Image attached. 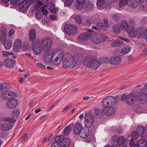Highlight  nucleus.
<instances>
[{"instance_id":"412c9836","label":"nucleus","mask_w":147,"mask_h":147,"mask_svg":"<svg viewBox=\"0 0 147 147\" xmlns=\"http://www.w3.org/2000/svg\"><path fill=\"white\" fill-rule=\"evenodd\" d=\"M94 5L90 1L85 2L84 5V8L87 11H91L94 7Z\"/></svg>"},{"instance_id":"f704fd0d","label":"nucleus","mask_w":147,"mask_h":147,"mask_svg":"<svg viewBox=\"0 0 147 147\" xmlns=\"http://www.w3.org/2000/svg\"><path fill=\"white\" fill-rule=\"evenodd\" d=\"M120 27V26L118 24L113 25V32L116 34H118L121 31Z\"/></svg>"},{"instance_id":"6ab92c4d","label":"nucleus","mask_w":147,"mask_h":147,"mask_svg":"<svg viewBox=\"0 0 147 147\" xmlns=\"http://www.w3.org/2000/svg\"><path fill=\"white\" fill-rule=\"evenodd\" d=\"M16 63V61L13 59H8L4 61V65L7 68H12Z\"/></svg>"},{"instance_id":"423d86ee","label":"nucleus","mask_w":147,"mask_h":147,"mask_svg":"<svg viewBox=\"0 0 147 147\" xmlns=\"http://www.w3.org/2000/svg\"><path fill=\"white\" fill-rule=\"evenodd\" d=\"M36 0H22L19 2L20 9L22 12H25L27 10L30 6L32 4H34Z\"/></svg>"},{"instance_id":"72a5a7b5","label":"nucleus","mask_w":147,"mask_h":147,"mask_svg":"<svg viewBox=\"0 0 147 147\" xmlns=\"http://www.w3.org/2000/svg\"><path fill=\"white\" fill-rule=\"evenodd\" d=\"M131 50V48L129 47H124L120 51L123 54H125L128 53Z\"/></svg>"},{"instance_id":"7ed1b4c3","label":"nucleus","mask_w":147,"mask_h":147,"mask_svg":"<svg viewBox=\"0 0 147 147\" xmlns=\"http://www.w3.org/2000/svg\"><path fill=\"white\" fill-rule=\"evenodd\" d=\"M135 24V22L133 20H130L129 24L126 20H123L121 21L120 26L123 29L125 30L129 35L134 30Z\"/></svg>"},{"instance_id":"4d7b16f0","label":"nucleus","mask_w":147,"mask_h":147,"mask_svg":"<svg viewBox=\"0 0 147 147\" xmlns=\"http://www.w3.org/2000/svg\"><path fill=\"white\" fill-rule=\"evenodd\" d=\"M51 147H60V146L59 144L54 142L51 145Z\"/></svg>"},{"instance_id":"a878e982","label":"nucleus","mask_w":147,"mask_h":147,"mask_svg":"<svg viewBox=\"0 0 147 147\" xmlns=\"http://www.w3.org/2000/svg\"><path fill=\"white\" fill-rule=\"evenodd\" d=\"M123 45V42L120 40H117L113 41L111 44L112 47H120Z\"/></svg>"},{"instance_id":"e2e57ef3","label":"nucleus","mask_w":147,"mask_h":147,"mask_svg":"<svg viewBox=\"0 0 147 147\" xmlns=\"http://www.w3.org/2000/svg\"><path fill=\"white\" fill-rule=\"evenodd\" d=\"M42 5V2L40 1H37V3L36 5H35V6L37 8H38L39 7H40L41 5Z\"/></svg>"},{"instance_id":"f3484780","label":"nucleus","mask_w":147,"mask_h":147,"mask_svg":"<svg viewBox=\"0 0 147 147\" xmlns=\"http://www.w3.org/2000/svg\"><path fill=\"white\" fill-rule=\"evenodd\" d=\"M83 126L82 124L79 123H77L74 127V133L76 135L79 134L83 129Z\"/></svg>"},{"instance_id":"58836bf2","label":"nucleus","mask_w":147,"mask_h":147,"mask_svg":"<svg viewBox=\"0 0 147 147\" xmlns=\"http://www.w3.org/2000/svg\"><path fill=\"white\" fill-rule=\"evenodd\" d=\"M63 136L61 135L57 136L55 139L54 142H57V143L60 144L61 142H62V140L63 139Z\"/></svg>"},{"instance_id":"2eb2a0df","label":"nucleus","mask_w":147,"mask_h":147,"mask_svg":"<svg viewBox=\"0 0 147 147\" xmlns=\"http://www.w3.org/2000/svg\"><path fill=\"white\" fill-rule=\"evenodd\" d=\"M18 104L17 100L13 98L9 99L7 102L6 106L9 109L14 108L16 107Z\"/></svg>"},{"instance_id":"4c0bfd02","label":"nucleus","mask_w":147,"mask_h":147,"mask_svg":"<svg viewBox=\"0 0 147 147\" xmlns=\"http://www.w3.org/2000/svg\"><path fill=\"white\" fill-rule=\"evenodd\" d=\"M96 26L98 27V29H100L103 30H105L106 29V27L102 23L98 22L96 23Z\"/></svg>"},{"instance_id":"680f3d73","label":"nucleus","mask_w":147,"mask_h":147,"mask_svg":"<svg viewBox=\"0 0 147 147\" xmlns=\"http://www.w3.org/2000/svg\"><path fill=\"white\" fill-rule=\"evenodd\" d=\"M7 135L6 132L3 131L0 132V137L1 138L5 137L7 136Z\"/></svg>"},{"instance_id":"13d9d810","label":"nucleus","mask_w":147,"mask_h":147,"mask_svg":"<svg viewBox=\"0 0 147 147\" xmlns=\"http://www.w3.org/2000/svg\"><path fill=\"white\" fill-rule=\"evenodd\" d=\"M104 22L105 24V26L106 27V28H109V25L108 24V20H107V19H105L104 20Z\"/></svg>"},{"instance_id":"de8ad7c7","label":"nucleus","mask_w":147,"mask_h":147,"mask_svg":"<svg viewBox=\"0 0 147 147\" xmlns=\"http://www.w3.org/2000/svg\"><path fill=\"white\" fill-rule=\"evenodd\" d=\"M20 113L18 111H14L12 113V116L13 118H14L18 117L19 116Z\"/></svg>"},{"instance_id":"864d4df0","label":"nucleus","mask_w":147,"mask_h":147,"mask_svg":"<svg viewBox=\"0 0 147 147\" xmlns=\"http://www.w3.org/2000/svg\"><path fill=\"white\" fill-rule=\"evenodd\" d=\"M7 36L5 34H3L0 37V40L1 42H5Z\"/></svg>"},{"instance_id":"a211bd4d","label":"nucleus","mask_w":147,"mask_h":147,"mask_svg":"<svg viewBox=\"0 0 147 147\" xmlns=\"http://www.w3.org/2000/svg\"><path fill=\"white\" fill-rule=\"evenodd\" d=\"M105 114L107 116H112L115 113L114 109L112 107H105L103 108Z\"/></svg>"},{"instance_id":"774afa93","label":"nucleus","mask_w":147,"mask_h":147,"mask_svg":"<svg viewBox=\"0 0 147 147\" xmlns=\"http://www.w3.org/2000/svg\"><path fill=\"white\" fill-rule=\"evenodd\" d=\"M86 0H77V2L81 5H82Z\"/></svg>"},{"instance_id":"6e6d98bb","label":"nucleus","mask_w":147,"mask_h":147,"mask_svg":"<svg viewBox=\"0 0 147 147\" xmlns=\"http://www.w3.org/2000/svg\"><path fill=\"white\" fill-rule=\"evenodd\" d=\"M16 93L11 91L7 93V95L9 96H11L12 97H14L16 95Z\"/></svg>"},{"instance_id":"f03ea898","label":"nucleus","mask_w":147,"mask_h":147,"mask_svg":"<svg viewBox=\"0 0 147 147\" xmlns=\"http://www.w3.org/2000/svg\"><path fill=\"white\" fill-rule=\"evenodd\" d=\"M83 63L89 67L94 69H96L100 65V63L98 60H96L92 56L86 57L83 61Z\"/></svg>"},{"instance_id":"09e8293b","label":"nucleus","mask_w":147,"mask_h":147,"mask_svg":"<svg viewBox=\"0 0 147 147\" xmlns=\"http://www.w3.org/2000/svg\"><path fill=\"white\" fill-rule=\"evenodd\" d=\"M119 13L114 14L112 17V19L114 21H115L117 22L118 20L119 19Z\"/></svg>"},{"instance_id":"37998d69","label":"nucleus","mask_w":147,"mask_h":147,"mask_svg":"<svg viewBox=\"0 0 147 147\" xmlns=\"http://www.w3.org/2000/svg\"><path fill=\"white\" fill-rule=\"evenodd\" d=\"M61 62V57H58L55 58L54 63L55 65H58Z\"/></svg>"},{"instance_id":"f257e3e1","label":"nucleus","mask_w":147,"mask_h":147,"mask_svg":"<svg viewBox=\"0 0 147 147\" xmlns=\"http://www.w3.org/2000/svg\"><path fill=\"white\" fill-rule=\"evenodd\" d=\"M76 55L73 56L69 53H65L62 57L63 66L73 67L76 65L78 59Z\"/></svg>"},{"instance_id":"39448f33","label":"nucleus","mask_w":147,"mask_h":147,"mask_svg":"<svg viewBox=\"0 0 147 147\" xmlns=\"http://www.w3.org/2000/svg\"><path fill=\"white\" fill-rule=\"evenodd\" d=\"M131 34H129L130 37H134L137 36L139 38H145L147 41V33L146 32V29L144 27L139 28L136 30H133Z\"/></svg>"},{"instance_id":"9d476101","label":"nucleus","mask_w":147,"mask_h":147,"mask_svg":"<svg viewBox=\"0 0 147 147\" xmlns=\"http://www.w3.org/2000/svg\"><path fill=\"white\" fill-rule=\"evenodd\" d=\"M112 143L115 144L118 146L119 145L121 146L123 145L126 141L125 138L123 136L118 137L117 135H114L112 137Z\"/></svg>"},{"instance_id":"052dcab7","label":"nucleus","mask_w":147,"mask_h":147,"mask_svg":"<svg viewBox=\"0 0 147 147\" xmlns=\"http://www.w3.org/2000/svg\"><path fill=\"white\" fill-rule=\"evenodd\" d=\"M49 17L52 20H55L57 19V18L56 16L54 15H50Z\"/></svg>"},{"instance_id":"3c124183","label":"nucleus","mask_w":147,"mask_h":147,"mask_svg":"<svg viewBox=\"0 0 147 147\" xmlns=\"http://www.w3.org/2000/svg\"><path fill=\"white\" fill-rule=\"evenodd\" d=\"M93 22V21L92 18L87 19L86 20V24L87 25L89 26Z\"/></svg>"},{"instance_id":"603ef678","label":"nucleus","mask_w":147,"mask_h":147,"mask_svg":"<svg viewBox=\"0 0 147 147\" xmlns=\"http://www.w3.org/2000/svg\"><path fill=\"white\" fill-rule=\"evenodd\" d=\"M131 135L132 138L134 139H136L138 136H139V134H138L136 131L133 132Z\"/></svg>"},{"instance_id":"8fccbe9b","label":"nucleus","mask_w":147,"mask_h":147,"mask_svg":"<svg viewBox=\"0 0 147 147\" xmlns=\"http://www.w3.org/2000/svg\"><path fill=\"white\" fill-rule=\"evenodd\" d=\"M3 84L5 85L4 87V89H5L4 90L5 91L8 92L9 90H10L11 87L10 86V85L9 84L5 83L4 84Z\"/></svg>"},{"instance_id":"473e14b6","label":"nucleus","mask_w":147,"mask_h":147,"mask_svg":"<svg viewBox=\"0 0 147 147\" xmlns=\"http://www.w3.org/2000/svg\"><path fill=\"white\" fill-rule=\"evenodd\" d=\"M4 46L5 48L7 49H9L11 47L12 42L10 40H8L5 42L4 43Z\"/></svg>"},{"instance_id":"ea45409f","label":"nucleus","mask_w":147,"mask_h":147,"mask_svg":"<svg viewBox=\"0 0 147 147\" xmlns=\"http://www.w3.org/2000/svg\"><path fill=\"white\" fill-rule=\"evenodd\" d=\"M105 2L104 0H98L96 4L98 9H101L100 8L102 7L105 3Z\"/></svg>"},{"instance_id":"20e7f679","label":"nucleus","mask_w":147,"mask_h":147,"mask_svg":"<svg viewBox=\"0 0 147 147\" xmlns=\"http://www.w3.org/2000/svg\"><path fill=\"white\" fill-rule=\"evenodd\" d=\"M45 51H46L44 54L43 59L44 61L47 63H50L53 60L54 58L56 56V55H58V52L60 51V50L57 51L50 49Z\"/></svg>"},{"instance_id":"c85d7f7f","label":"nucleus","mask_w":147,"mask_h":147,"mask_svg":"<svg viewBox=\"0 0 147 147\" xmlns=\"http://www.w3.org/2000/svg\"><path fill=\"white\" fill-rule=\"evenodd\" d=\"M104 114L103 109L102 110L100 109H97L95 112V116L98 118H102Z\"/></svg>"},{"instance_id":"c756f323","label":"nucleus","mask_w":147,"mask_h":147,"mask_svg":"<svg viewBox=\"0 0 147 147\" xmlns=\"http://www.w3.org/2000/svg\"><path fill=\"white\" fill-rule=\"evenodd\" d=\"M136 131L139 136H143L144 133V129L142 126L139 125L137 127Z\"/></svg>"},{"instance_id":"ddd939ff","label":"nucleus","mask_w":147,"mask_h":147,"mask_svg":"<svg viewBox=\"0 0 147 147\" xmlns=\"http://www.w3.org/2000/svg\"><path fill=\"white\" fill-rule=\"evenodd\" d=\"M115 103V98L111 96H107L102 101L103 106L105 107L113 106Z\"/></svg>"},{"instance_id":"4468645a","label":"nucleus","mask_w":147,"mask_h":147,"mask_svg":"<svg viewBox=\"0 0 147 147\" xmlns=\"http://www.w3.org/2000/svg\"><path fill=\"white\" fill-rule=\"evenodd\" d=\"M64 30L65 32L69 35L74 34L76 33L77 28L75 26L71 24H67L64 27Z\"/></svg>"},{"instance_id":"2f4dec72","label":"nucleus","mask_w":147,"mask_h":147,"mask_svg":"<svg viewBox=\"0 0 147 147\" xmlns=\"http://www.w3.org/2000/svg\"><path fill=\"white\" fill-rule=\"evenodd\" d=\"M139 147H146L147 146V142L144 139H141L138 142Z\"/></svg>"},{"instance_id":"5701e85b","label":"nucleus","mask_w":147,"mask_h":147,"mask_svg":"<svg viewBox=\"0 0 147 147\" xmlns=\"http://www.w3.org/2000/svg\"><path fill=\"white\" fill-rule=\"evenodd\" d=\"M121 58L119 57H114L111 58L110 60V63L112 64H118L121 61Z\"/></svg>"},{"instance_id":"49530a36","label":"nucleus","mask_w":147,"mask_h":147,"mask_svg":"<svg viewBox=\"0 0 147 147\" xmlns=\"http://www.w3.org/2000/svg\"><path fill=\"white\" fill-rule=\"evenodd\" d=\"M8 92H2L1 95V98L7 100L8 99L7 96Z\"/></svg>"},{"instance_id":"bf43d9fd","label":"nucleus","mask_w":147,"mask_h":147,"mask_svg":"<svg viewBox=\"0 0 147 147\" xmlns=\"http://www.w3.org/2000/svg\"><path fill=\"white\" fill-rule=\"evenodd\" d=\"M36 65L40 67L43 69H45L46 68V66L41 63H37Z\"/></svg>"},{"instance_id":"4be33fe9","label":"nucleus","mask_w":147,"mask_h":147,"mask_svg":"<svg viewBox=\"0 0 147 147\" xmlns=\"http://www.w3.org/2000/svg\"><path fill=\"white\" fill-rule=\"evenodd\" d=\"M46 7V6H45L44 7H42L41 9V11L36 14V17L38 19H40L44 15L47 14V11L45 8V7Z\"/></svg>"},{"instance_id":"dca6fc26","label":"nucleus","mask_w":147,"mask_h":147,"mask_svg":"<svg viewBox=\"0 0 147 147\" xmlns=\"http://www.w3.org/2000/svg\"><path fill=\"white\" fill-rule=\"evenodd\" d=\"M21 45L22 41L20 40L16 39L15 40L13 47L15 52H17L20 50Z\"/></svg>"},{"instance_id":"7c9ffc66","label":"nucleus","mask_w":147,"mask_h":147,"mask_svg":"<svg viewBox=\"0 0 147 147\" xmlns=\"http://www.w3.org/2000/svg\"><path fill=\"white\" fill-rule=\"evenodd\" d=\"M127 4L130 7L134 8H136L137 6V3L136 0H129Z\"/></svg>"},{"instance_id":"1a4fd4ad","label":"nucleus","mask_w":147,"mask_h":147,"mask_svg":"<svg viewBox=\"0 0 147 147\" xmlns=\"http://www.w3.org/2000/svg\"><path fill=\"white\" fill-rule=\"evenodd\" d=\"M107 38V36L103 34H97L92 36L91 40L94 43L99 44L104 42Z\"/></svg>"},{"instance_id":"b1692460","label":"nucleus","mask_w":147,"mask_h":147,"mask_svg":"<svg viewBox=\"0 0 147 147\" xmlns=\"http://www.w3.org/2000/svg\"><path fill=\"white\" fill-rule=\"evenodd\" d=\"M91 35L90 33H84L79 36L78 39L82 41L86 40L89 38Z\"/></svg>"},{"instance_id":"e433bc0d","label":"nucleus","mask_w":147,"mask_h":147,"mask_svg":"<svg viewBox=\"0 0 147 147\" xmlns=\"http://www.w3.org/2000/svg\"><path fill=\"white\" fill-rule=\"evenodd\" d=\"M4 121H6L7 122V123H9V124H12L13 125L16 121V120L15 119L9 117H6L5 118Z\"/></svg>"},{"instance_id":"6e6552de","label":"nucleus","mask_w":147,"mask_h":147,"mask_svg":"<svg viewBox=\"0 0 147 147\" xmlns=\"http://www.w3.org/2000/svg\"><path fill=\"white\" fill-rule=\"evenodd\" d=\"M41 47L42 50H49L52 45V41L51 39L48 37H44L42 38L41 41Z\"/></svg>"},{"instance_id":"0eeeda50","label":"nucleus","mask_w":147,"mask_h":147,"mask_svg":"<svg viewBox=\"0 0 147 147\" xmlns=\"http://www.w3.org/2000/svg\"><path fill=\"white\" fill-rule=\"evenodd\" d=\"M85 126L87 128L91 127L94 123V118L90 113H87L85 115L84 120Z\"/></svg>"},{"instance_id":"aec40b11","label":"nucleus","mask_w":147,"mask_h":147,"mask_svg":"<svg viewBox=\"0 0 147 147\" xmlns=\"http://www.w3.org/2000/svg\"><path fill=\"white\" fill-rule=\"evenodd\" d=\"M32 47L34 52L36 55H38L41 52V47L39 46L37 42L33 43Z\"/></svg>"},{"instance_id":"cd10ccee","label":"nucleus","mask_w":147,"mask_h":147,"mask_svg":"<svg viewBox=\"0 0 147 147\" xmlns=\"http://www.w3.org/2000/svg\"><path fill=\"white\" fill-rule=\"evenodd\" d=\"M13 125L12 124H9V123H6L3 124L1 126V129L3 131L9 130L13 127Z\"/></svg>"},{"instance_id":"f8f14e48","label":"nucleus","mask_w":147,"mask_h":147,"mask_svg":"<svg viewBox=\"0 0 147 147\" xmlns=\"http://www.w3.org/2000/svg\"><path fill=\"white\" fill-rule=\"evenodd\" d=\"M89 133V130L83 129L79 134L81 138L86 139V142H90L92 140V136L91 135H90Z\"/></svg>"},{"instance_id":"393cba45","label":"nucleus","mask_w":147,"mask_h":147,"mask_svg":"<svg viewBox=\"0 0 147 147\" xmlns=\"http://www.w3.org/2000/svg\"><path fill=\"white\" fill-rule=\"evenodd\" d=\"M71 144L70 140L67 138H64L59 144L60 147H68Z\"/></svg>"},{"instance_id":"5fc2aeb1","label":"nucleus","mask_w":147,"mask_h":147,"mask_svg":"<svg viewBox=\"0 0 147 147\" xmlns=\"http://www.w3.org/2000/svg\"><path fill=\"white\" fill-rule=\"evenodd\" d=\"M12 54H13L12 53L7 51H3L2 53V55L4 57H7L8 55Z\"/></svg>"},{"instance_id":"a18cd8bd","label":"nucleus","mask_w":147,"mask_h":147,"mask_svg":"<svg viewBox=\"0 0 147 147\" xmlns=\"http://www.w3.org/2000/svg\"><path fill=\"white\" fill-rule=\"evenodd\" d=\"M135 94H136V97H135V101H139L142 98V96L141 95L140 93H139L138 94H137V93H134Z\"/></svg>"},{"instance_id":"338daca9","label":"nucleus","mask_w":147,"mask_h":147,"mask_svg":"<svg viewBox=\"0 0 147 147\" xmlns=\"http://www.w3.org/2000/svg\"><path fill=\"white\" fill-rule=\"evenodd\" d=\"M27 139V134L25 133L24 134L23 136L22 140L25 141Z\"/></svg>"},{"instance_id":"0e129e2a","label":"nucleus","mask_w":147,"mask_h":147,"mask_svg":"<svg viewBox=\"0 0 147 147\" xmlns=\"http://www.w3.org/2000/svg\"><path fill=\"white\" fill-rule=\"evenodd\" d=\"M141 92L142 94L147 95V88L144 89H142Z\"/></svg>"},{"instance_id":"c9c22d12","label":"nucleus","mask_w":147,"mask_h":147,"mask_svg":"<svg viewBox=\"0 0 147 147\" xmlns=\"http://www.w3.org/2000/svg\"><path fill=\"white\" fill-rule=\"evenodd\" d=\"M71 130V126L69 125L65 127L64 129L63 133L65 135L67 136L69 134Z\"/></svg>"},{"instance_id":"c03bdc74","label":"nucleus","mask_w":147,"mask_h":147,"mask_svg":"<svg viewBox=\"0 0 147 147\" xmlns=\"http://www.w3.org/2000/svg\"><path fill=\"white\" fill-rule=\"evenodd\" d=\"M74 0H66L65 2V6H69L71 5Z\"/></svg>"},{"instance_id":"79ce46f5","label":"nucleus","mask_w":147,"mask_h":147,"mask_svg":"<svg viewBox=\"0 0 147 147\" xmlns=\"http://www.w3.org/2000/svg\"><path fill=\"white\" fill-rule=\"evenodd\" d=\"M127 0H121L119 3V6L120 7H123L127 4Z\"/></svg>"},{"instance_id":"69168bd1","label":"nucleus","mask_w":147,"mask_h":147,"mask_svg":"<svg viewBox=\"0 0 147 147\" xmlns=\"http://www.w3.org/2000/svg\"><path fill=\"white\" fill-rule=\"evenodd\" d=\"M10 3L11 4L14 5L18 3V1L17 0H10Z\"/></svg>"},{"instance_id":"9b49d317","label":"nucleus","mask_w":147,"mask_h":147,"mask_svg":"<svg viewBox=\"0 0 147 147\" xmlns=\"http://www.w3.org/2000/svg\"><path fill=\"white\" fill-rule=\"evenodd\" d=\"M136 94L133 93L129 94L127 95L123 94L121 96V100L124 101L125 100L127 104H132L135 101V97H136Z\"/></svg>"},{"instance_id":"bb28decb","label":"nucleus","mask_w":147,"mask_h":147,"mask_svg":"<svg viewBox=\"0 0 147 147\" xmlns=\"http://www.w3.org/2000/svg\"><path fill=\"white\" fill-rule=\"evenodd\" d=\"M29 39L30 41H34L35 39L36 35V30L34 29H31L29 32Z\"/></svg>"},{"instance_id":"a19ab883","label":"nucleus","mask_w":147,"mask_h":147,"mask_svg":"<svg viewBox=\"0 0 147 147\" xmlns=\"http://www.w3.org/2000/svg\"><path fill=\"white\" fill-rule=\"evenodd\" d=\"M75 20L77 23L80 24L82 23V19L81 17L79 15H76L75 17Z\"/></svg>"}]
</instances>
